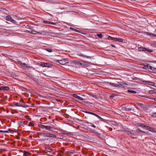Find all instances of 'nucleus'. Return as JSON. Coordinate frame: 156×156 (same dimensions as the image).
Here are the masks:
<instances>
[{
	"label": "nucleus",
	"instance_id": "6e6552de",
	"mask_svg": "<svg viewBox=\"0 0 156 156\" xmlns=\"http://www.w3.org/2000/svg\"><path fill=\"white\" fill-rule=\"evenodd\" d=\"M145 128L147 130L151 132H155V130L153 128L148 126H146Z\"/></svg>",
	"mask_w": 156,
	"mask_h": 156
},
{
	"label": "nucleus",
	"instance_id": "c9c22d12",
	"mask_svg": "<svg viewBox=\"0 0 156 156\" xmlns=\"http://www.w3.org/2000/svg\"><path fill=\"white\" fill-rule=\"evenodd\" d=\"M113 40L114 41H117V38L114 37Z\"/></svg>",
	"mask_w": 156,
	"mask_h": 156
},
{
	"label": "nucleus",
	"instance_id": "7ed1b4c3",
	"mask_svg": "<svg viewBox=\"0 0 156 156\" xmlns=\"http://www.w3.org/2000/svg\"><path fill=\"white\" fill-rule=\"evenodd\" d=\"M38 127L41 128L42 129H45L48 130H50L52 128V127L49 126H45L42 124H39Z\"/></svg>",
	"mask_w": 156,
	"mask_h": 156
},
{
	"label": "nucleus",
	"instance_id": "473e14b6",
	"mask_svg": "<svg viewBox=\"0 0 156 156\" xmlns=\"http://www.w3.org/2000/svg\"><path fill=\"white\" fill-rule=\"evenodd\" d=\"M136 104L138 106H142L143 105V104L141 103H137Z\"/></svg>",
	"mask_w": 156,
	"mask_h": 156
},
{
	"label": "nucleus",
	"instance_id": "a18cd8bd",
	"mask_svg": "<svg viewBox=\"0 0 156 156\" xmlns=\"http://www.w3.org/2000/svg\"><path fill=\"white\" fill-rule=\"evenodd\" d=\"M87 58H88L89 57H87V56H86Z\"/></svg>",
	"mask_w": 156,
	"mask_h": 156
},
{
	"label": "nucleus",
	"instance_id": "c756f323",
	"mask_svg": "<svg viewBox=\"0 0 156 156\" xmlns=\"http://www.w3.org/2000/svg\"><path fill=\"white\" fill-rule=\"evenodd\" d=\"M123 41V40L122 39L117 38V41H119V42H122Z\"/></svg>",
	"mask_w": 156,
	"mask_h": 156
},
{
	"label": "nucleus",
	"instance_id": "5701e85b",
	"mask_svg": "<svg viewBox=\"0 0 156 156\" xmlns=\"http://www.w3.org/2000/svg\"><path fill=\"white\" fill-rule=\"evenodd\" d=\"M127 92H128L131 93L133 94H136V92L134 90H127Z\"/></svg>",
	"mask_w": 156,
	"mask_h": 156
},
{
	"label": "nucleus",
	"instance_id": "37998d69",
	"mask_svg": "<svg viewBox=\"0 0 156 156\" xmlns=\"http://www.w3.org/2000/svg\"><path fill=\"white\" fill-rule=\"evenodd\" d=\"M1 88H2V86L0 87V90H2Z\"/></svg>",
	"mask_w": 156,
	"mask_h": 156
},
{
	"label": "nucleus",
	"instance_id": "39448f33",
	"mask_svg": "<svg viewBox=\"0 0 156 156\" xmlns=\"http://www.w3.org/2000/svg\"><path fill=\"white\" fill-rule=\"evenodd\" d=\"M119 83V87L122 88H124L126 86L128 85V84L126 83V82H121L118 83Z\"/></svg>",
	"mask_w": 156,
	"mask_h": 156
},
{
	"label": "nucleus",
	"instance_id": "bb28decb",
	"mask_svg": "<svg viewBox=\"0 0 156 156\" xmlns=\"http://www.w3.org/2000/svg\"><path fill=\"white\" fill-rule=\"evenodd\" d=\"M86 113H87L89 114H91V115H94V116H95V115L96 114H95V113H92V112H86Z\"/></svg>",
	"mask_w": 156,
	"mask_h": 156
},
{
	"label": "nucleus",
	"instance_id": "2eb2a0df",
	"mask_svg": "<svg viewBox=\"0 0 156 156\" xmlns=\"http://www.w3.org/2000/svg\"><path fill=\"white\" fill-rule=\"evenodd\" d=\"M19 103H20V104H23H23L24 103V105L23 104V105H25V106H26V108L28 107V105H26L25 103L24 102L23 100L22 99H21L20 100Z\"/></svg>",
	"mask_w": 156,
	"mask_h": 156
},
{
	"label": "nucleus",
	"instance_id": "58836bf2",
	"mask_svg": "<svg viewBox=\"0 0 156 156\" xmlns=\"http://www.w3.org/2000/svg\"><path fill=\"white\" fill-rule=\"evenodd\" d=\"M91 126L93 128H95L96 127L95 126V125H91Z\"/></svg>",
	"mask_w": 156,
	"mask_h": 156
},
{
	"label": "nucleus",
	"instance_id": "393cba45",
	"mask_svg": "<svg viewBox=\"0 0 156 156\" xmlns=\"http://www.w3.org/2000/svg\"><path fill=\"white\" fill-rule=\"evenodd\" d=\"M145 51L149 52H153V51L151 49H149L146 48V50H145Z\"/></svg>",
	"mask_w": 156,
	"mask_h": 156
},
{
	"label": "nucleus",
	"instance_id": "f3484780",
	"mask_svg": "<svg viewBox=\"0 0 156 156\" xmlns=\"http://www.w3.org/2000/svg\"><path fill=\"white\" fill-rule=\"evenodd\" d=\"M138 50L140 51H145L146 48H143L141 47H139L138 48Z\"/></svg>",
	"mask_w": 156,
	"mask_h": 156
},
{
	"label": "nucleus",
	"instance_id": "412c9836",
	"mask_svg": "<svg viewBox=\"0 0 156 156\" xmlns=\"http://www.w3.org/2000/svg\"><path fill=\"white\" fill-rule=\"evenodd\" d=\"M29 154V152L26 151H24L23 153V156H27V154Z\"/></svg>",
	"mask_w": 156,
	"mask_h": 156
},
{
	"label": "nucleus",
	"instance_id": "c85d7f7f",
	"mask_svg": "<svg viewBox=\"0 0 156 156\" xmlns=\"http://www.w3.org/2000/svg\"><path fill=\"white\" fill-rule=\"evenodd\" d=\"M0 132L1 133H9V131L6 130V131H3L2 130H0Z\"/></svg>",
	"mask_w": 156,
	"mask_h": 156
},
{
	"label": "nucleus",
	"instance_id": "72a5a7b5",
	"mask_svg": "<svg viewBox=\"0 0 156 156\" xmlns=\"http://www.w3.org/2000/svg\"><path fill=\"white\" fill-rule=\"evenodd\" d=\"M18 63L21 66H23V63L21 62V61H18Z\"/></svg>",
	"mask_w": 156,
	"mask_h": 156
},
{
	"label": "nucleus",
	"instance_id": "0eeeda50",
	"mask_svg": "<svg viewBox=\"0 0 156 156\" xmlns=\"http://www.w3.org/2000/svg\"><path fill=\"white\" fill-rule=\"evenodd\" d=\"M144 68L146 69H151L152 70V72H156V68L150 66H144Z\"/></svg>",
	"mask_w": 156,
	"mask_h": 156
},
{
	"label": "nucleus",
	"instance_id": "9b49d317",
	"mask_svg": "<svg viewBox=\"0 0 156 156\" xmlns=\"http://www.w3.org/2000/svg\"><path fill=\"white\" fill-rule=\"evenodd\" d=\"M23 104L24 105V104H20V103H15L14 105L15 106H17V107H23V108H26V106H25V105H23Z\"/></svg>",
	"mask_w": 156,
	"mask_h": 156
},
{
	"label": "nucleus",
	"instance_id": "f8f14e48",
	"mask_svg": "<svg viewBox=\"0 0 156 156\" xmlns=\"http://www.w3.org/2000/svg\"><path fill=\"white\" fill-rule=\"evenodd\" d=\"M143 82L146 84H147L149 85H151V86H154L153 84H155L154 83H153L151 81H143Z\"/></svg>",
	"mask_w": 156,
	"mask_h": 156
},
{
	"label": "nucleus",
	"instance_id": "f03ea898",
	"mask_svg": "<svg viewBox=\"0 0 156 156\" xmlns=\"http://www.w3.org/2000/svg\"><path fill=\"white\" fill-rule=\"evenodd\" d=\"M72 64L73 66L76 68H79L82 65V63L79 61H73Z\"/></svg>",
	"mask_w": 156,
	"mask_h": 156
},
{
	"label": "nucleus",
	"instance_id": "7c9ffc66",
	"mask_svg": "<svg viewBox=\"0 0 156 156\" xmlns=\"http://www.w3.org/2000/svg\"><path fill=\"white\" fill-rule=\"evenodd\" d=\"M69 28L71 30H73V31H76L77 32V31H78V30H76L74 28H72V27H70Z\"/></svg>",
	"mask_w": 156,
	"mask_h": 156
},
{
	"label": "nucleus",
	"instance_id": "c03bdc74",
	"mask_svg": "<svg viewBox=\"0 0 156 156\" xmlns=\"http://www.w3.org/2000/svg\"><path fill=\"white\" fill-rule=\"evenodd\" d=\"M155 115L156 116V113L155 114Z\"/></svg>",
	"mask_w": 156,
	"mask_h": 156
},
{
	"label": "nucleus",
	"instance_id": "a878e982",
	"mask_svg": "<svg viewBox=\"0 0 156 156\" xmlns=\"http://www.w3.org/2000/svg\"><path fill=\"white\" fill-rule=\"evenodd\" d=\"M133 132V131H127V133L129 135L132 134L133 135H134V133H132Z\"/></svg>",
	"mask_w": 156,
	"mask_h": 156
},
{
	"label": "nucleus",
	"instance_id": "ddd939ff",
	"mask_svg": "<svg viewBox=\"0 0 156 156\" xmlns=\"http://www.w3.org/2000/svg\"><path fill=\"white\" fill-rule=\"evenodd\" d=\"M43 23H44L49 24H52V25H56V23H55L51 22H50L49 21H45V20L43 21Z\"/></svg>",
	"mask_w": 156,
	"mask_h": 156
},
{
	"label": "nucleus",
	"instance_id": "1a4fd4ad",
	"mask_svg": "<svg viewBox=\"0 0 156 156\" xmlns=\"http://www.w3.org/2000/svg\"><path fill=\"white\" fill-rule=\"evenodd\" d=\"M124 110L126 111H129L132 110L133 111V108L130 106H127L125 107Z\"/></svg>",
	"mask_w": 156,
	"mask_h": 156
},
{
	"label": "nucleus",
	"instance_id": "6ab92c4d",
	"mask_svg": "<svg viewBox=\"0 0 156 156\" xmlns=\"http://www.w3.org/2000/svg\"><path fill=\"white\" fill-rule=\"evenodd\" d=\"M41 66L43 67H48L49 66L48 64V63H44V62H41Z\"/></svg>",
	"mask_w": 156,
	"mask_h": 156
},
{
	"label": "nucleus",
	"instance_id": "79ce46f5",
	"mask_svg": "<svg viewBox=\"0 0 156 156\" xmlns=\"http://www.w3.org/2000/svg\"><path fill=\"white\" fill-rule=\"evenodd\" d=\"M154 100L155 101H156V98H154Z\"/></svg>",
	"mask_w": 156,
	"mask_h": 156
},
{
	"label": "nucleus",
	"instance_id": "aec40b11",
	"mask_svg": "<svg viewBox=\"0 0 156 156\" xmlns=\"http://www.w3.org/2000/svg\"><path fill=\"white\" fill-rule=\"evenodd\" d=\"M28 126H34V123L33 122H30L28 124Z\"/></svg>",
	"mask_w": 156,
	"mask_h": 156
},
{
	"label": "nucleus",
	"instance_id": "f257e3e1",
	"mask_svg": "<svg viewBox=\"0 0 156 156\" xmlns=\"http://www.w3.org/2000/svg\"><path fill=\"white\" fill-rule=\"evenodd\" d=\"M40 135L44 137H49L55 138L56 136L50 133H40Z\"/></svg>",
	"mask_w": 156,
	"mask_h": 156
},
{
	"label": "nucleus",
	"instance_id": "ea45409f",
	"mask_svg": "<svg viewBox=\"0 0 156 156\" xmlns=\"http://www.w3.org/2000/svg\"><path fill=\"white\" fill-rule=\"evenodd\" d=\"M111 45L112 46V47H114V48L115 47V46L114 45L112 44Z\"/></svg>",
	"mask_w": 156,
	"mask_h": 156
},
{
	"label": "nucleus",
	"instance_id": "e433bc0d",
	"mask_svg": "<svg viewBox=\"0 0 156 156\" xmlns=\"http://www.w3.org/2000/svg\"><path fill=\"white\" fill-rule=\"evenodd\" d=\"M151 36H152V37H156V35L155 34H151Z\"/></svg>",
	"mask_w": 156,
	"mask_h": 156
},
{
	"label": "nucleus",
	"instance_id": "4468645a",
	"mask_svg": "<svg viewBox=\"0 0 156 156\" xmlns=\"http://www.w3.org/2000/svg\"><path fill=\"white\" fill-rule=\"evenodd\" d=\"M2 90H9V88L7 86H2Z\"/></svg>",
	"mask_w": 156,
	"mask_h": 156
},
{
	"label": "nucleus",
	"instance_id": "b1692460",
	"mask_svg": "<svg viewBox=\"0 0 156 156\" xmlns=\"http://www.w3.org/2000/svg\"><path fill=\"white\" fill-rule=\"evenodd\" d=\"M45 50L46 51H47L49 52H52V50L51 49L49 48H46V49H45Z\"/></svg>",
	"mask_w": 156,
	"mask_h": 156
},
{
	"label": "nucleus",
	"instance_id": "2f4dec72",
	"mask_svg": "<svg viewBox=\"0 0 156 156\" xmlns=\"http://www.w3.org/2000/svg\"><path fill=\"white\" fill-rule=\"evenodd\" d=\"M23 66H24L26 67H29L27 66V64H25L24 63H23Z\"/></svg>",
	"mask_w": 156,
	"mask_h": 156
},
{
	"label": "nucleus",
	"instance_id": "dca6fc26",
	"mask_svg": "<svg viewBox=\"0 0 156 156\" xmlns=\"http://www.w3.org/2000/svg\"><path fill=\"white\" fill-rule=\"evenodd\" d=\"M137 126L143 128H145L146 126L144 124L142 123H138L137 124Z\"/></svg>",
	"mask_w": 156,
	"mask_h": 156
},
{
	"label": "nucleus",
	"instance_id": "a211bd4d",
	"mask_svg": "<svg viewBox=\"0 0 156 156\" xmlns=\"http://www.w3.org/2000/svg\"><path fill=\"white\" fill-rule=\"evenodd\" d=\"M110 85L111 86H113L115 87H119V83H110Z\"/></svg>",
	"mask_w": 156,
	"mask_h": 156
},
{
	"label": "nucleus",
	"instance_id": "f704fd0d",
	"mask_svg": "<svg viewBox=\"0 0 156 156\" xmlns=\"http://www.w3.org/2000/svg\"><path fill=\"white\" fill-rule=\"evenodd\" d=\"M95 116L98 117L99 119H101V118L98 115L96 114Z\"/></svg>",
	"mask_w": 156,
	"mask_h": 156
},
{
	"label": "nucleus",
	"instance_id": "a19ab883",
	"mask_svg": "<svg viewBox=\"0 0 156 156\" xmlns=\"http://www.w3.org/2000/svg\"><path fill=\"white\" fill-rule=\"evenodd\" d=\"M80 55L81 56H84V57H86V56L84 55H83L82 54L81 55Z\"/></svg>",
	"mask_w": 156,
	"mask_h": 156
},
{
	"label": "nucleus",
	"instance_id": "4be33fe9",
	"mask_svg": "<svg viewBox=\"0 0 156 156\" xmlns=\"http://www.w3.org/2000/svg\"><path fill=\"white\" fill-rule=\"evenodd\" d=\"M96 36L100 38H101L103 37V35L101 34H96Z\"/></svg>",
	"mask_w": 156,
	"mask_h": 156
},
{
	"label": "nucleus",
	"instance_id": "4c0bfd02",
	"mask_svg": "<svg viewBox=\"0 0 156 156\" xmlns=\"http://www.w3.org/2000/svg\"><path fill=\"white\" fill-rule=\"evenodd\" d=\"M138 129L139 130V131H141L144 133H146V132H145V131H142L139 128H138Z\"/></svg>",
	"mask_w": 156,
	"mask_h": 156
},
{
	"label": "nucleus",
	"instance_id": "20e7f679",
	"mask_svg": "<svg viewBox=\"0 0 156 156\" xmlns=\"http://www.w3.org/2000/svg\"><path fill=\"white\" fill-rule=\"evenodd\" d=\"M56 62H58L61 65H65L68 63V61L66 58H63L61 60H56Z\"/></svg>",
	"mask_w": 156,
	"mask_h": 156
},
{
	"label": "nucleus",
	"instance_id": "cd10ccee",
	"mask_svg": "<svg viewBox=\"0 0 156 156\" xmlns=\"http://www.w3.org/2000/svg\"><path fill=\"white\" fill-rule=\"evenodd\" d=\"M113 37L109 36L108 37V39L110 40H113Z\"/></svg>",
	"mask_w": 156,
	"mask_h": 156
},
{
	"label": "nucleus",
	"instance_id": "423d86ee",
	"mask_svg": "<svg viewBox=\"0 0 156 156\" xmlns=\"http://www.w3.org/2000/svg\"><path fill=\"white\" fill-rule=\"evenodd\" d=\"M6 20L10 21L14 24H16L17 22L16 21L12 19L10 16H7L6 17Z\"/></svg>",
	"mask_w": 156,
	"mask_h": 156
},
{
	"label": "nucleus",
	"instance_id": "9d476101",
	"mask_svg": "<svg viewBox=\"0 0 156 156\" xmlns=\"http://www.w3.org/2000/svg\"><path fill=\"white\" fill-rule=\"evenodd\" d=\"M72 96L73 97H75V98H77V99H78L80 100H83V98H82L81 97H80V96H79L78 95L76 94H73Z\"/></svg>",
	"mask_w": 156,
	"mask_h": 156
}]
</instances>
